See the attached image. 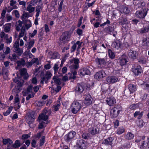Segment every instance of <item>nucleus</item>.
I'll list each match as a JSON object with an SVG mask.
<instances>
[{
  "label": "nucleus",
  "mask_w": 149,
  "mask_h": 149,
  "mask_svg": "<svg viewBox=\"0 0 149 149\" xmlns=\"http://www.w3.org/2000/svg\"><path fill=\"white\" fill-rule=\"evenodd\" d=\"M147 137L148 136H144L140 137V139H137L135 141V142L137 143L138 148L140 149H146L147 147Z\"/></svg>",
  "instance_id": "1"
},
{
  "label": "nucleus",
  "mask_w": 149,
  "mask_h": 149,
  "mask_svg": "<svg viewBox=\"0 0 149 149\" xmlns=\"http://www.w3.org/2000/svg\"><path fill=\"white\" fill-rule=\"evenodd\" d=\"M81 107V105L77 101H74L72 103L70 109L73 113L77 114L80 110Z\"/></svg>",
  "instance_id": "2"
},
{
  "label": "nucleus",
  "mask_w": 149,
  "mask_h": 149,
  "mask_svg": "<svg viewBox=\"0 0 149 149\" xmlns=\"http://www.w3.org/2000/svg\"><path fill=\"white\" fill-rule=\"evenodd\" d=\"M147 13V10L144 8H142L139 10L136 11L135 13L136 16L138 18L140 19L144 18Z\"/></svg>",
  "instance_id": "3"
},
{
  "label": "nucleus",
  "mask_w": 149,
  "mask_h": 149,
  "mask_svg": "<svg viewBox=\"0 0 149 149\" xmlns=\"http://www.w3.org/2000/svg\"><path fill=\"white\" fill-rule=\"evenodd\" d=\"M86 142L83 139L78 140L74 149H85L86 147Z\"/></svg>",
  "instance_id": "4"
},
{
  "label": "nucleus",
  "mask_w": 149,
  "mask_h": 149,
  "mask_svg": "<svg viewBox=\"0 0 149 149\" xmlns=\"http://www.w3.org/2000/svg\"><path fill=\"white\" fill-rule=\"evenodd\" d=\"M122 108H118L114 107L111 111V116L112 118H115L117 117L122 111Z\"/></svg>",
  "instance_id": "5"
},
{
  "label": "nucleus",
  "mask_w": 149,
  "mask_h": 149,
  "mask_svg": "<svg viewBox=\"0 0 149 149\" xmlns=\"http://www.w3.org/2000/svg\"><path fill=\"white\" fill-rule=\"evenodd\" d=\"M128 60V57L125 55H123L118 59V62L119 65L123 67L126 64Z\"/></svg>",
  "instance_id": "6"
},
{
  "label": "nucleus",
  "mask_w": 149,
  "mask_h": 149,
  "mask_svg": "<svg viewBox=\"0 0 149 149\" xmlns=\"http://www.w3.org/2000/svg\"><path fill=\"white\" fill-rule=\"evenodd\" d=\"M69 32L68 31H65L63 32L59 38V40L63 42L64 43L68 42L69 40L70 37H69Z\"/></svg>",
  "instance_id": "7"
},
{
  "label": "nucleus",
  "mask_w": 149,
  "mask_h": 149,
  "mask_svg": "<svg viewBox=\"0 0 149 149\" xmlns=\"http://www.w3.org/2000/svg\"><path fill=\"white\" fill-rule=\"evenodd\" d=\"M119 15L120 16L119 22L122 25L128 24L129 21L127 17V15L125 14H121L119 12Z\"/></svg>",
  "instance_id": "8"
},
{
  "label": "nucleus",
  "mask_w": 149,
  "mask_h": 149,
  "mask_svg": "<svg viewBox=\"0 0 149 149\" xmlns=\"http://www.w3.org/2000/svg\"><path fill=\"white\" fill-rule=\"evenodd\" d=\"M93 99L91 95L88 93L85 95V98L84 100V104L86 106H89L92 103Z\"/></svg>",
  "instance_id": "9"
},
{
  "label": "nucleus",
  "mask_w": 149,
  "mask_h": 149,
  "mask_svg": "<svg viewBox=\"0 0 149 149\" xmlns=\"http://www.w3.org/2000/svg\"><path fill=\"white\" fill-rule=\"evenodd\" d=\"M75 135L76 132L74 131H72L65 135L64 139L66 142H69L74 137Z\"/></svg>",
  "instance_id": "10"
},
{
  "label": "nucleus",
  "mask_w": 149,
  "mask_h": 149,
  "mask_svg": "<svg viewBox=\"0 0 149 149\" xmlns=\"http://www.w3.org/2000/svg\"><path fill=\"white\" fill-rule=\"evenodd\" d=\"M90 71L88 69L84 68L79 70V75L81 77L84 76L85 75H89Z\"/></svg>",
  "instance_id": "11"
},
{
  "label": "nucleus",
  "mask_w": 149,
  "mask_h": 149,
  "mask_svg": "<svg viewBox=\"0 0 149 149\" xmlns=\"http://www.w3.org/2000/svg\"><path fill=\"white\" fill-rule=\"evenodd\" d=\"M88 132L91 134L94 135L99 133V129L97 127L94 126L89 128Z\"/></svg>",
  "instance_id": "12"
},
{
  "label": "nucleus",
  "mask_w": 149,
  "mask_h": 149,
  "mask_svg": "<svg viewBox=\"0 0 149 149\" xmlns=\"http://www.w3.org/2000/svg\"><path fill=\"white\" fill-rule=\"evenodd\" d=\"M106 76V74L103 70H101L97 72L94 75V78L96 79H102Z\"/></svg>",
  "instance_id": "13"
},
{
  "label": "nucleus",
  "mask_w": 149,
  "mask_h": 149,
  "mask_svg": "<svg viewBox=\"0 0 149 149\" xmlns=\"http://www.w3.org/2000/svg\"><path fill=\"white\" fill-rule=\"evenodd\" d=\"M113 137H109L107 139L103 140L102 141V143L106 146H112L113 143Z\"/></svg>",
  "instance_id": "14"
},
{
  "label": "nucleus",
  "mask_w": 149,
  "mask_h": 149,
  "mask_svg": "<svg viewBox=\"0 0 149 149\" xmlns=\"http://www.w3.org/2000/svg\"><path fill=\"white\" fill-rule=\"evenodd\" d=\"M118 78L115 76H109L107 77L106 81L109 84H113L116 82Z\"/></svg>",
  "instance_id": "15"
},
{
  "label": "nucleus",
  "mask_w": 149,
  "mask_h": 149,
  "mask_svg": "<svg viewBox=\"0 0 149 149\" xmlns=\"http://www.w3.org/2000/svg\"><path fill=\"white\" fill-rule=\"evenodd\" d=\"M20 73L21 76L23 77V79L25 80L27 79L29 77L27 70L25 68L21 69L20 70Z\"/></svg>",
  "instance_id": "16"
},
{
  "label": "nucleus",
  "mask_w": 149,
  "mask_h": 149,
  "mask_svg": "<svg viewBox=\"0 0 149 149\" xmlns=\"http://www.w3.org/2000/svg\"><path fill=\"white\" fill-rule=\"evenodd\" d=\"M141 67L139 65H137L134 68H132V72L136 75H139V74L141 73Z\"/></svg>",
  "instance_id": "17"
},
{
  "label": "nucleus",
  "mask_w": 149,
  "mask_h": 149,
  "mask_svg": "<svg viewBox=\"0 0 149 149\" xmlns=\"http://www.w3.org/2000/svg\"><path fill=\"white\" fill-rule=\"evenodd\" d=\"M144 113V112L143 111H136L134 113V117L135 118H137V119H140L143 117Z\"/></svg>",
  "instance_id": "18"
},
{
  "label": "nucleus",
  "mask_w": 149,
  "mask_h": 149,
  "mask_svg": "<svg viewBox=\"0 0 149 149\" xmlns=\"http://www.w3.org/2000/svg\"><path fill=\"white\" fill-rule=\"evenodd\" d=\"M107 104L109 106H113V104L116 103V99L113 96L109 97L106 100Z\"/></svg>",
  "instance_id": "19"
},
{
  "label": "nucleus",
  "mask_w": 149,
  "mask_h": 149,
  "mask_svg": "<svg viewBox=\"0 0 149 149\" xmlns=\"http://www.w3.org/2000/svg\"><path fill=\"white\" fill-rule=\"evenodd\" d=\"M137 55L138 53L137 52L131 50H129L128 56L130 58L133 59H136Z\"/></svg>",
  "instance_id": "20"
},
{
  "label": "nucleus",
  "mask_w": 149,
  "mask_h": 149,
  "mask_svg": "<svg viewBox=\"0 0 149 149\" xmlns=\"http://www.w3.org/2000/svg\"><path fill=\"white\" fill-rule=\"evenodd\" d=\"M121 45L120 41L119 40H114L111 44L112 47L117 49H119Z\"/></svg>",
  "instance_id": "21"
},
{
  "label": "nucleus",
  "mask_w": 149,
  "mask_h": 149,
  "mask_svg": "<svg viewBox=\"0 0 149 149\" xmlns=\"http://www.w3.org/2000/svg\"><path fill=\"white\" fill-rule=\"evenodd\" d=\"M149 31V24L143 25L139 31L141 33L143 34L148 33Z\"/></svg>",
  "instance_id": "22"
},
{
  "label": "nucleus",
  "mask_w": 149,
  "mask_h": 149,
  "mask_svg": "<svg viewBox=\"0 0 149 149\" xmlns=\"http://www.w3.org/2000/svg\"><path fill=\"white\" fill-rule=\"evenodd\" d=\"M49 116L47 115H46L44 113L40 114L38 118V119L39 120H43L45 121H46L48 119Z\"/></svg>",
  "instance_id": "23"
},
{
  "label": "nucleus",
  "mask_w": 149,
  "mask_h": 149,
  "mask_svg": "<svg viewBox=\"0 0 149 149\" xmlns=\"http://www.w3.org/2000/svg\"><path fill=\"white\" fill-rule=\"evenodd\" d=\"M128 89L130 93H133L136 91V85L134 84H130L128 86Z\"/></svg>",
  "instance_id": "24"
},
{
  "label": "nucleus",
  "mask_w": 149,
  "mask_h": 149,
  "mask_svg": "<svg viewBox=\"0 0 149 149\" xmlns=\"http://www.w3.org/2000/svg\"><path fill=\"white\" fill-rule=\"evenodd\" d=\"M114 30V26L111 25L108 26L107 27L105 28L104 29V31L107 33H109L112 32Z\"/></svg>",
  "instance_id": "25"
},
{
  "label": "nucleus",
  "mask_w": 149,
  "mask_h": 149,
  "mask_svg": "<svg viewBox=\"0 0 149 149\" xmlns=\"http://www.w3.org/2000/svg\"><path fill=\"white\" fill-rule=\"evenodd\" d=\"M35 42L33 40H31L29 42H27L25 45L24 47H25L27 48V51L30 50L31 48L33 46Z\"/></svg>",
  "instance_id": "26"
},
{
  "label": "nucleus",
  "mask_w": 149,
  "mask_h": 149,
  "mask_svg": "<svg viewBox=\"0 0 149 149\" xmlns=\"http://www.w3.org/2000/svg\"><path fill=\"white\" fill-rule=\"evenodd\" d=\"M136 123L137 126L139 128H142L145 125V123L141 119H138L136 121Z\"/></svg>",
  "instance_id": "27"
},
{
  "label": "nucleus",
  "mask_w": 149,
  "mask_h": 149,
  "mask_svg": "<svg viewBox=\"0 0 149 149\" xmlns=\"http://www.w3.org/2000/svg\"><path fill=\"white\" fill-rule=\"evenodd\" d=\"M95 61L99 65H104L106 63L105 60L104 58H97L95 59Z\"/></svg>",
  "instance_id": "28"
},
{
  "label": "nucleus",
  "mask_w": 149,
  "mask_h": 149,
  "mask_svg": "<svg viewBox=\"0 0 149 149\" xmlns=\"http://www.w3.org/2000/svg\"><path fill=\"white\" fill-rule=\"evenodd\" d=\"M42 3L41 5H38L36 7V17H38L40 14V12L42 9Z\"/></svg>",
  "instance_id": "29"
},
{
  "label": "nucleus",
  "mask_w": 149,
  "mask_h": 149,
  "mask_svg": "<svg viewBox=\"0 0 149 149\" xmlns=\"http://www.w3.org/2000/svg\"><path fill=\"white\" fill-rule=\"evenodd\" d=\"M130 11L129 9L126 7H123L120 10L121 14H125L126 15L129 13Z\"/></svg>",
  "instance_id": "30"
},
{
  "label": "nucleus",
  "mask_w": 149,
  "mask_h": 149,
  "mask_svg": "<svg viewBox=\"0 0 149 149\" xmlns=\"http://www.w3.org/2000/svg\"><path fill=\"white\" fill-rule=\"evenodd\" d=\"M84 90V88L81 84H77V85L75 89L76 91H77L80 93H81L83 92Z\"/></svg>",
  "instance_id": "31"
},
{
  "label": "nucleus",
  "mask_w": 149,
  "mask_h": 149,
  "mask_svg": "<svg viewBox=\"0 0 149 149\" xmlns=\"http://www.w3.org/2000/svg\"><path fill=\"white\" fill-rule=\"evenodd\" d=\"M16 63L17 66L18 67L22 66H24L25 65V61L23 58H21L20 60L17 61Z\"/></svg>",
  "instance_id": "32"
},
{
  "label": "nucleus",
  "mask_w": 149,
  "mask_h": 149,
  "mask_svg": "<svg viewBox=\"0 0 149 149\" xmlns=\"http://www.w3.org/2000/svg\"><path fill=\"white\" fill-rule=\"evenodd\" d=\"M20 140H17L15 141L14 144L12 145V147L15 148H16L19 147L22 145L20 143Z\"/></svg>",
  "instance_id": "33"
},
{
  "label": "nucleus",
  "mask_w": 149,
  "mask_h": 149,
  "mask_svg": "<svg viewBox=\"0 0 149 149\" xmlns=\"http://www.w3.org/2000/svg\"><path fill=\"white\" fill-rule=\"evenodd\" d=\"M108 54L109 58L111 59H114L115 57V53L110 49H108Z\"/></svg>",
  "instance_id": "34"
},
{
  "label": "nucleus",
  "mask_w": 149,
  "mask_h": 149,
  "mask_svg": "<svg viewBox=\"0 0 149 149\" xmlns=\"http://www.w3.org/2000/svg\"><path fill=\"white\" fill-rule=\"evenodd\" d=\"M125 132V129L123 126L119 127L116 131V133L119 135H120Z\"/></svg>",
  "instance_id": "35"
},
{
  "label": "nucleus",
  "mask_w": 149,
  "mask_h": 149,
  "mask_svg": "<svg viewBox=\"0 0 149 149\" xmlns=\"http://www.w3.org/2000/svg\"><path fill=\"white\" fill-rule=\"evenodd\" d=\"M140 102L136 104H134L131 105L130 107V109L131 110H134L138 109L139 107Z\"/></svg>",
  "instance_id": "36"
},
{
  "label": "nucleus",
  "mask_w": 149,
  "mask_h": 149,
  "mask_svg": "<svg viewBox=\"0 0 149 149\" xmlns=\"http://www.w3.org/2000/svg\"><path fill=\"white\" fill-rule=\"evenodd\" d=\"M60 55V54L57 52H54L52 54L50 58L52 59H55L59 58Z\"/></svg>",
  "instance_id": "37"
},
{
  "label": "nucleus",
  "mask_w": 149,
  "mask_h": 149,
  "mask_svg": "<svg viewBox=\"0 0 149 149\" xmlns=\"http://www.w3.org/2000/svg\"><path fill=\"white\" fill-rule=\"evenodd\" d=\"M125 137L126 139L130 140L133 138L134 137V135L131 132H128Z\"/></svg>",
  "instance_id": "38"
},
{
  "label": "nucleus",
  "mask_w": 149,
  "mask_h": 149,
  "mask_svg": "<svg viewBox=\"0 0 149 149\" xmlns=\"http://www.w3.org/2000/svg\"><path fill=\"white\" fill-rule=\"evenodd\" d=\"M3 144L4 145H6L8 143L9 145L13 143L12 140L9 138L3 139L2 141Z\"/></svg>",
  "instance_id": "39"
},
{
  "label": "nucleus",
  "mask_w": 149,
  "mask_h": 149,
  "mask_svg": "<svg viewBox=\"0 0 149 149\" xmlns=\"http://www.w3.org/2000/svg\"><path fill=\"white\" fill-rule=\"evenodd\" d=\"M52 76L51 73L49 71H47L45 74V77L46 78L45 83H47L48 80L50 79Z\"/></svg>",
  "instance_id": "40"
},
{
  "label": "nucleus",
  "mask_w": 149,
  "mask_h": 149,
  "mask_svg": "<svg viewBox=\"0 0 149 149\" xmlns=\"http://www.w3.org/2000/svg\"><path fill=\"white\" fill-rule=\"evenodd\" d=\"M14 52L17 53V55L21 56L23 53V50L22 49L19 47L16 49H14Z\"/></svg>",
  "instance_id": "41"
},
{
  "label": "nucleus",
  "mask_w": 149,
  "mask_h": 149,
  "mask_svg": "<svg viewBox=\"0 0 149 149\" xmlns=\"http://www.w3.org/2000/svg\"><path fill=\"white\" fill-rule=\"evenodd\" d=\"M72 74L73 76H70L69 77V80L71 79H75L77 77L76 75H77V72L76 70H72Z\"/></svg>",
  "instance_id": "42"
},
{
  "label": "nucleus",
  "mask_w": 149,
  "mask_h": 149,
  "mask_svg": "<svg viewBox=\"0 0 149 149\" xmlns=\"http://www.w3.org/2000/svg\"><path fill=\"white\" fill-rule=\"evenodd\" d=\"M8 58L10 59L11 61H15L19 57L16 55V54L13 53L12 54V57H11L10 56H9Z\"/></svg>",
  "instance_id": "43"
},
{
  "label": "nucleus",
  "mask_w": 149,
  "mask_h": 149,
  "mask_svg": "<svg viewBox=\"0 0 149 149\" xmlns=\"http://www.w3.org/2000/svg\"><path fill=\"white\" fill-rule=\"evenodd\" d=\"M35 112L34 111L29 112V115H28V118L30 119H35Z\"/></svg>",
  "instance_id": "44"
},
{
  "label": "nucleus",
  "mask_w": 149,
  "mask_h": 149,
  "mask_svg": "<svg viewBox=\"0 0 149 149\" xmlns=\"http://www.w3.org/2000/svg\"><path fill=\"white\" fill-rule=\"evenodd\" d=\"M13 109V107H9L8 109H7L6 111L4 112L3 113V114L4 116H7L9 115L11 111H12Z\"/></svg>",
  "instance_id": "45"
},
{
  "label": "nucleus",
  "mask_w": 149,
  "mask_h": 149,
  "mask_svg": "<svg viewBox=\"0 0 149 149\" xmlns=\"http://www.w3.org/2000/svg\"><path fill=\"white\" fill-rule=\"evenodd\" d=\"M10 53V48L8 47H7L6 49L3 54H1V56L3 58H5V55H7Z\"/></svg>",
  "instance_id": "46"
},
{
  "label": "nucleus",
  "mask_w": 149,
  "mask_h": 149,
  "mask_svg": "<svg viewBox=\"0 0 149 149\" xmlns=\"http://www.w3.org/2000/svg\"><path fill=\"white\" fill-rule=\"evenodd\" d=\"M31 5H29L27 8L26 10L28 11L29 13H31L35 10V7H33Z\"/></svg>",
  "instance_id": "47"
},
{
  "label": "nucleus",
  "mask_w": 149,
  "mask_h": 149,
  "mask_svg": "<svg viewBox=\"0 0 149 149\" xmlns=\"http://www.w3.org/2000/svg\"><path fill=\"white\" fill-rule=\"evenodd\" d=\"M30 137V136L29 134H23L22 135L21 137V139L23 141V143H24L25 140H28L27 139Z\"/></svg>",
  "instance_id": "48"
},
{
  "label": "nucleus",
  "mask_w": 149,
  "mask_h": 149,
  "mask_svg": "<svg viewBox=\"0 0 149 149\" xmlns=\"http://www.w3.org/2000/svg\"><path fill=\"white\" fill-rule=\"evenodd\" d=\"M138 62L140 64H145L147 62V59L144 57H142L139 59Z\"/></svg>",
  "instance_id": "49"
},
{
  "label": "nucleus",
  "mask_w": 149,
  "mask_h": 149,
  "mask_svg": "<svg viewBox=\"0 0 149 149\" xmlns=\"http://www.w3.org/2000/svg\"><path fill=\"white\" fill-rule=\"evenodd\" d=\"M45 142V136H43L40 140L39 146H42L44 144Z\"/></svg>",
  "instance_id": "50"
},
{
  "label": "nucleus",
  "mask_w": 149,
  "mask_h": 149,
  "mask_svg": "<svg viewBox=\"0 0 149 149\" xmlns=\"http://www.w3.org/2000/svg\"><path fill=\"white\" fill-rule=\"evenodd\" d=\"M145 3L144 2L139 1L137 4L136 6L138 8H143V7L145 6Z\"/></svg>",
  "instance_id": "51"
},
{
  "label": "nucleus",
  "mask_w": 149,
  "mask_h": 149,
  "mask_svg": "<svg viewBox=\"0 0 149 149\" xmlns=\"http://www.w3.org/2000/svg\"><path fill=\"white\" fill-rule=\"evenodd\" d=\"M82 138L85 139H88L90 138V134L88 133H84L82 134Z\"/></svg>",
  "instance_id": "52"
},
{
  "label": "nucleus",
  "mask_w": 149,
  "mask_h": 149,
  "mask_svg": "<svg viewBox=\"0 0 149 149\" xmlns=\"http://www.w3.org/2000/svg\"><path fill=\"white\" fill-rule=\"evenodd\" d=\"M24 54H25V56L28 55L29 57L30 58H31L33 56V55L30 52V50L27 51L26 50Z\"/></svg>",
  "instance_id": "53"
},
{
  "label": "nucleus",
  "mask_w": 149,
  "mask_h": 149,
  "mask_svg": "<svg viewBox=\"0 0 149 149\" xmlns=\"http://www.w3.org/2000/svg\"><path fill=\"white\" fill-rule=\"evenodd\" d=\"M59 102H60L59 101ZM60 103H59V104H58L56 105H54L53 106V108H54V110L55 111H57L59 109V107L60 106Z\"/></svg>",
  "instance_id": "54"
},
{
  "label": "nucleus",
  "mask_w": 149,
  "mask_h": 149,
  "mask_svg": "<svg viewBox=\"0 0 149 149\" xmlns=\"http://www.w3.org/2000/svg\"><path fill=\"white\" fill-rule=\"evenodd\" d=\"M53 68L54 74H56V73H57L58 71V69L59 68L58 65L56 63H55L54 65Z\"/></svg>",
  "instance_id": "55"
},
{
  "label": "nucleus",
  "mask_w": 149,
  "mask_h": 149,
  "mask_svg": "<svg viewBox=\"0 0 149 149\" xmlns=\"http://www.w3.org/2000/svg\"><path fill=\"white\" fill-rule=\"evenodd\" d=\"M31 61L33 64L36 63L37 65L39 64V61L38 58H33L32 59Z\"/></svg>",
  "instance_id": "56"
},
{
  "label": "nucleus",
  "mask_w": 149,
  "mask_h": 149,
  "mask_svg": "<svg viewBox=\"0 0 149 149\" xmlns=\"http://www.w3.org/2000/svg\"><path fill=\"white\" fill-rule=\"evenodd\" d=\"M83 32V30L80 29V28H78L76 30V33L79 36H81L82 35Z\"/></svg>",
  "instance_id": "57"
},
{
  "label": "nucleus",
  "mask_w": 149,
  "mask_h": 149,
  "mask_svg": "<svg viewBox=\"0 0 149 149\" xmlns=\"http://www.w3.org/2000/svg\"><path fill=\"white\" fill-rule=\"evenodd\" d=\"M36 141L35 139H33L31 141V146L33 148H35L36 147Z\"/></svg>",
  "instance_id": "58"
},
{
  "label": "nucleus",
  "mask_w": 149,
  "mask_h": 149,
  "mask_svg": "<svg viewBox=\"0 0 149 149\" xmlns=\"http://www.w3.org/2000/svg\"><path fill=\"white\" fill-rule=\"evenodd\" d=\"M114 125V128H116L119 126V122L118 120H116L115 122H113Z\"/></svg>",
  "instance_id": "59"
},
{
  "label": "nucleus",
  "mask_w": 149,
  "mask_h": 149,
  "mask_svg": "<svg viewBox=\"0 0 149 149\" xmlns=\"http://www.w3.org/2000/svg\"><path fill=\"white\" fill-rule=\"evenodd\" d=\"M37 33V30H34L32 33H29V36L31 38H33L36 35Z\"/></svg>",
  "instance_id": "60"
},
{
  "label": "nucleus",
  "mask_w": 149,
  "mask_h": 149,
  "mask_svg": "<svg viewBox=\"0 0 149 149\" xmlns=\"http://www.w3.org/2000/svg\"><path fill=\"white\" fill-rule=\"evenodd\" d=\"M77 48V45L76 44L74 43L72 46L71 49V52L72 53L74 52Z\"/></svg>",
  "instance_id": "61"
},
{
  "label": "nucleus",
  "mask_w": 149,
  "mask_h": 149,
  "mask_svg": "<svg viewBox=\"0 0 149 149\" xmlns=\"http://www.w3.org/2000/svg\"><path fill=\"white\" fill-rule=\"evenodd\" d=\"M71 68L72 70L77 69L79 68V65L77 64H73L71 66Z\"/></svg>",
  "instance_id": "62"
},
{
  "label": "nucleus",
  "mask_w": 149,
  "mask_h": 149,
  "mask_svg": "<svg viewBox=\"0 0 149 149\" xmlns=\"http://www.w3.org/2000/svg\"><path fill=\"white\" fill-rule=\"evenodd\" d=\"M110 23V21L108 19H107L106 22H104V23L101 24L100 25V26L101 27H102L106 24H109Z\"/></svg>",
  "instance_id": "63"
},
{
  "label": "nucleus",
  "mask_w": 149,
  "mask_h": 149,
  "mask_svg": "<svg viewBox=\"0 0 149 149\" xmlns=\"http://www.w3.org/2000/svg\"><path fill=\"white\" fill-rule=\"evenodd\" d=\"M38 1L37 0H32L29 5H31V6H34L37 3Z\"/></svg>",
  "instance_id": "64"
}]
</instances>
